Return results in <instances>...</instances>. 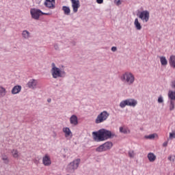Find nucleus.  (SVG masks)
<instances>
[{"mask_svg":"<svg viewBox=\"0 0 175 175\" xmlns=\"http://www.w3.org/2000/svg\"><path fill=\"white\" fill-rule=\"evenodd\" d=\"M92 136L94 142H105L107 139H110V131L105 129H100L98 131H94Z\"/></svg>","mask_w":175,"mask_h":175,"instance_id":"obj_1","label":"nucleus"},{"mask_svg":"<svg viewBox=\"0 0 175 175\" xmlns=\"http://www.w3.org/2000/svg\"><path fill=\"white\" fill-rule=\"evenodd\" d=\"M120 79L122 81L126 83L129 85L133 84L135 82V76H133L131 72H125L121 76Z\"/></svg>","mask_w":175,"mask_h":175,"instance_id":"obj_2","label":"nucleus"},{"mask_svg":"<svg viewBox=\"0 0 175 175\" xmlns=\"http://www.w3.org/2000/svg\"><path fill=\"white\" fill-rule=\"evenodd\" d=\"M81 161V160L80 159H77L70 163L66 167L67 172H68V173H73V172L79 167Z\"/></svg>","mask_w":175,"mask_h":175,"instance_id":"obj_3","label":"nucleus"},{"mask_svg":"<svg viewBox=\"0 0 175 175\" xmlns=\"http://www.w3.org/2000/svg\"><path fill=\"white\" fill-rule=\"evenodd\" d=\"M51 73L53 79H58V77H62L63 75H65L64 72L61 71V69L57 68L54 63L52 64Z\"/></svg>","mask_w":175,"mask_h":175,"instance_id":"obj_4","label":"nucleus"},{"mask_svg":"<svg viewBox=\"0 0 175 175\" xmlns=\"http://www.w3.org/2000/svg\"><path fill=\"white\" fill-rule=\"evenodd\" d=\"M137 105V100L133 98L126 99L125 100L122 101L120 103V107H122V109H124L125 106H130L131 107H135Z\"/></svg>","mask_w":175,"mask_h":175,"instance_id":"obj_5","label":"nucleus"},{"mask_svg":"<svg viewBox=\"0 0 175 175\" xmlns=\"http://www.w3.org/2000/svg\"><path fill=\"white\" fill-rule=\"evenodd\" d=\"M109 113L107 111H104L98 115L97 118L95 120L96 124H102V122H105L106 120L109 118Z\"/></svg>","mask_w":175,"mask_h":175,"instance_id":"obj_6","label":"nucleus"},{"mask_svg":"<svg viewBox=\"0 0 175 175\" xmlns=\"http://www.w3.org/2000/svg\"><path fill=\"white\" fill-rule=\"evenodd\" d=\"M30 13L32 18H34V20H39V17L43 14V12L40 10L36 8L31 9Z\"/></svg>","mask_w":175,"mask_h":175,"instance_id":"obj_7","label":"nucleus"},{"mask_svg":"<svg viewBox=\"0 0 175 175\" xmlns=\"http://www.w3.org/2000/svg\"><path fill=\"white\" fill-rule=\"evenodd\" d=\"M107 150H110V142H105L96 148L97 152H103V151H107Z\"/></svg>","mask_w":175,"mask_h":175,"instance_id":"obj_8","label":"nucleus"},{"mask_svg":"<svg viewBox=\"0 0 175 175\" xmlns=\"http://www.w3.org/2000/svg\"><path fill=\"white\" fill-rule=\"evenodd\" d=\"M139 18L145 23H148L150 20V12L147 10L142 11L139 13Z\"/></svg>","mask_w":175,"mask_h":175,"instance_id":"obj_9","label":"nucleus"},{"mask_svg":"<svg viewBox=\"0 0 175 175\" xmlns=\"http://www.w3.org/2000/svg\"><path fill=\"white\" fill-rule=\"evenodd\" d=\"M71 2L74 13H77L79 8H80V1L79 0H71Z\"/></svg>","mask_w":175,"mask_h":175,"instance_id":"obj_10","label":"nucleus"},{"mask_svg":"<svg viewBox=\"0 0 175 175\" xmlns=\"http://www.w3.org/2000/svg\"><path fill=\"white\" fill-rule=\"evenodd\" d=\"M44 5L49 9H55V0H46Z\"/></svg>","mask_w":175,"mask_h":175,"instance_id":"obj_11","label":"nucleus"},{"mask_svg":"<svg viewBox=\"0 0 175 175\" xmlns=\"http://www.w3.org/2000/svg\"><path fill=\"white\" fill-rule=\"evenodd\" d=\"M42 163L44 166H50L51 165V159H50L49 154H45L42 158Z\"/></svg>","mask_w":175,"mask_h":175,"instance_id":"obj_12","label":"nucleus"},{"mask_svg":"<svg viewBox=\"0 0 175 175\" xmlns=\"http://www.w3.org/2000/svg\"><path fill=\"white\" fill-rule=\"evenodd\" d=\"M37 85H38V81L35 79H31L27 83V87H29V88H31L32 90H35Z\"/></svg>","mask_w":175,"mask_h":175,"instance_id":"obj_13","label":"nucleus"},{"mask_svg":"<svg viewBox=\"0 0 175 175\" xmlns=\"http://www.w3.org/2000/svg\"><path fill=\"white\" fill-rule=\"evenodd\" d=\"M63 132L64 133H65V137H69V136L72 137V131H70V129H69L68 127H64Z\"/></svg>","mask_w":175,"mask_h":175,"instance_id":"obj_14","label":"nucleus"},{"mask_svg":"<svg viewBox=\"0 0 175 175\" xmlns=\"http://www.w3.org/2000/svg\"><path fill=\"white\" fill-rule=\"evenodd\" d=\"M70 122L72 125H77L79 124V120L76 115H72L70 118Z\"/></svg>","mask_w":175,"mask_h":175,"instance_id":"obj_15","label":"nucleus"},{"mask_svg":"<svg viewBox=\"0 0 175 175\" xmlns=\"http://www.w3.org/2000/svg\"><path fill=\"white\" fill-rule=\"evenodd\" d=\"M147 157L149 162H155L157 160V156L152 152L148 153Z\"/></svg>","mask_w":175,"mask_h":175,"instance_id":"obj_16","label":"nucleus"},{"mask_svg":"<svg viewBox=\"0 0 175 175\" xmlns=\"http://www.w3.org/2000/svg\"><path fill=\"white\" fill-rule=\"evenodd\" d=\"M21 91V85H16L12 90V94L14 95L16 94H18Z\"/></svg>","mask_w":175,"mask_h":175,"instance_id":"obj_17","label":"nucleus"},{"mask_svg":"<svg viewBox=\"0 0 175 175\" xmlns=\"http://www.w3.org/2000/svg\"><path fill=\"white\" fill-rule=\"evenodd\" d=\"M119 130L121 133H124V135H126L127 133H131V130L125 126L120 127Z\"/></svg>","mask_w":175,"mask_h":175,"instance_id":"obj_18","label":"nucleus"},{"mask_svg":"<svg viewBox=\"0 0 175 175\" xmlns=\"http://www.w3.org/2000/svg\"><path fill=\"white\" fill-rule=\"evenodd\" d=\"M134 25L138 31H140L142 29V25L140 24V22H139L138 18H135L134 21Z\"/></svg>","mask_w":175,"mask_h":175,"instance_id":"obj_19","label":"nucleus"},{"mask_svg":"<svg viewBox=\"0 0 175 175\" xmlns=\"http://www.w3.org/2000/svg\"><path fill=\"white\" fill-rule=\"evenodd\" d=\"M62 10L66 16H69V14H70V8H69V7L64 5L62 7Z\"/></svg>","mask_w":175,"mask_h":175,"instance_id":"obj_20","label":"nucleus"},{"mask_svg":"<svg viewBox=\"0 0 175 175\" xmlns=\"http://www.w3.org/2000/svg\"><path fill=\"white\" fill-rule=\"evenodd\" d=\"M12 155L13 158H19L20 157V153H18V150L17 149H13L11 151Z\"/></svg>","mask_w":175,"mask_h":175,"instance_id":"obj_21","label":"nucleus"},{"mask_svg":"<svg viewBox=\"0 0 175 175\" xmlns=\"http://www.w3.org/2000/svg\"><path fill=\"white\" fill-rule=\"evenodd\" d=\"M170 65L172 68H175V56L172 55L170 57Z\"/></svg>","mask_w":175,"mask_h":175,"instance_id":"obj_22","label":"nucleus"},{"mask_svg":"<svg viewBox=\"0 0 175 175\" xmlns=\"http://www.w3.org/2000/svg\"><path fill=\"white\" fill-rule=\"evenodd\" d=\"M8 92L6 91V89L2 86H0V97L3 98L6 95V93Z\"/></svg>","mask_w":175,"mask_h":175,"instance_id":"obj_23","label":"nucleus"},{"mask_svg":"<svg viewBox=\"0 0 175 175\" xmlns=\"http://www.w3.org/2000/svg\"><path fill=\"white\" fill-rule=\"evenodd\" d=\"M160 62L163 66L167 65V59H166L165 56L160 57Z\"/></svg>","mask_w":175,"mask_h":175,"instance_id":"obj_24","label":"nucleus"},{"mask_svg":"<svg viewBox=\"0 0 175 175\" xmlns=\"http://www.w3.org/2000/svg\"><path fill=\"white\" fill-rule=\"evenodd\" d=\"M168 98L171 99V100H175V92L170 90L168 92Z\"/></svg>","mask_w":175,"mask_h":175,"instance_id":"obj_25","label":"nucleus"},{"mask_svg":"<svg viewBox=\"0 0 175 175\" xmlns=\"http://www.w3.org/2000/svg\"><path fill=\"white\" fill-rule=\"evenodd\" d=\"M155 137H158V134L153 133V134L145 136L146 139H149L150 140H152V139H155Z\"/></svg>","mask_w":175,"mask_h":175,"instance_id":"obj_26","label":"nucleus"},{"mask_svg":"<svg viewBox=\"0 0 175 175\" xmlns=\"http://www.w3.org/2000/svg\"><path fill=\"white\" fill-rule=\"evenodd\" d=\"M22 36L25 39H28L30 36V33H29L28 31L25 30L23 31Z\"/></svg>","mask_w":175,"mask_h":175,"instance_id":"obj_27","label":"nucleus"},{"mask_svg":"<svg viewBox=\"0 0 175 175\" xmlns=\"http://www.w3.org/2000/svg\"><path fill=\"white\" fill-rule=\"evenodd\" d=\"M1 159H2V161H3L4 163H5V165H8L9 163V157H8V156H6L5 154L2 155Z\"/></svg>","mask_w":175,"mask_h":175,"instance_id":"obj_28","label":"nucleus"},{"mask_svg":"<svg viewBox=\"0 0 175 175\" xmlns=\"http://www.w3.org/2000/svg\"><path fill=\"white\" fill-rule=\"evenodd\" d=\"M174 109H175L174 101L170 100V111L174 110Z\"/></svg>","mask_w":175,"mask_h":175,"instance_id":"obj_29","label":"nucleus"},{"mask_svg":"<svg viewBox=\"0 0 175 175\" xmlns=\"http://www.w3.org/2000/svg\"><path fill=\"white\" fill-rule=\"evenodd\" d=\"M129 157L130 158H135V151L133 150H129Z\"/></svg>","mask_w":175,"mask_h":175,"instance_id":"obj_30","label":"nucleus"},{"mask_svg":"<svg viewBox=\"0 0 175 175\" xmlns=\"http://www.w3.org/2000/svg\"><path fill=\"white\" fill-rule=\"evenodd\" d=\"M114 3L116 4L117 6H120L122 3L121 0H115Z\"/></svg>","mask_w":175,"mask_h":175,"instance_id":"obj_31","label":"nucleus"},{"mask_svg":"<svg viewBox=\"0 0 175 175\" xmlns=\"http://www.w3.org/2000/svg\"><path fill=\"white\" fill-rule=\"evenodd\" d=\"M175 160V156H170L168 157V161H170L171 162H174Z\"/></svg>","mask_w":175,"mask_h":175,"instance_id":"obj_32","label":"nucleus"},{"mask_svg":"<svg viewBox=\"0 0 175 175\" xmlns=\"http://www.w3.org/2000/svg\"><path fill=\"white\" fill-rule=\"evenodd\" d=\"M170 139H175V133H170Z\"/></svg>","mask_w":175,"mask_h":175,"instance_id":"obj_33","label":"nucleus"},{"mask_svg":"<svg viewBox=\"0 0 175 175\" xmlns=\"http://www.w3.org/2000/svg\"><path fill=\"white\" fill-rule=\"evenodd\" d=\"M158 103H163V98H162V96L159 97Z\"/></svg>","mask_w":175,"mask_h":175,"instance_id":"obj_34","label":"nucleus"},{"mask_svg":"<svg viewBox=\"0 0 175 175\" xmlns=\"http://www.w3.org/2000/svg\"><path fill=\"white\" fill-rule=\"evenodd\" d=\"M171 87L175 89V80L172 82Z\"/></svg>","mask_w":175,"mask_h":175,"instance_id":"obj_35","label":"nucleus"},{"mask_svg":"<svg viewBox=\"0 0 175 175\" xmlns=\"http://www.w3.org/2000/svg\"><path fill=\"white\" fill-rule=\"evenodd\" d=\"M111 51H117V47H116V46H113L112 48H111Z\"/></svg>","mask_w":175,"mask_h":175,"instance_id":"obj_36","label":"nucleus"},{"mask_svg":"<svg viewBox=\"0 0 175 175\" xmlns=\"http://www.w3.org/2000/svg\"><path fill=\"white\" fill-rule=\"evenodd\" d=\"M97 3H103V0H96Z\"/></svg>","mask_w":175,"mask_h":175,"instance_id":"obj_37","label":"nucleus"},{"mask_svg":"<svg viewBox=\"0 0 175 175\" xmlns=\"http://www.w3.org/2000/svg\"><path fill=\"white\" fill-rule=\"evenodd\" d=\"M43 14L45 15V16H50L51 14V13H44V12H42V16Z\"/></svg>","mask_w":175,"mask_h":175,"instance_id":"obj_38","label":"nucleus"},{"mask_svg":"<svg viewBox=\"0 0 175 175\" xmlns=\"http://www.w3.org/2000/svg\"><path fill=\"white\" fill-rule=\"evenodd\" d=\"M163 147H167V142H165L163 144Z\"/></svg>","mask_w":175,"mask_h":175,"instance_id":"obj_39","label":"nucleus"},{"mask_svg":"<svg viewBox=\"0 0 175 175\" xmlns=\"http://www.w3.org/2000/svg\"><path fill=\"white\" fill-rule=\"evenodd\" d=\"M47 100H48L49 103H50V102H51V98H49Z\"/></svg>","mask_w":175,"mask_h":175,"instance_id":"obj_40","label":"nucleus"},{"mask_svg":"<svg viewBox=\"0 0 175 175\" xmlns=\"http://www.w3.org/2000/svg\"><path fill=\"white\" fill-rule=\"evenodd\" d=\"M111 136H112V135H111V133H110V137H111Z\"/></svg>","mask_w":175,"mask_h":175,"instance_id":"obj_41","label":"nucleus"},{"mask_svg":"<svg viewBox=\"0 0 175 175\" xmlns=\"http://www.w3.org/2000/svg\"><path fill=\"white\" fill-rule=\"evenodd\" d=\"M111 146H113V144H112V143H111Z\"/></svg>","mask_w":175,"mask_h":175,"instance_id":"obj_42","label":"nucleus"}]
</instances>
